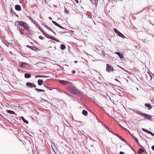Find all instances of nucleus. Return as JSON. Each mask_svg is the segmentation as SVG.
<instances>
[{
	"label": "nucleus",
	"instance_id": "nucleus-23",
	"mask_svg": "<svg viewBox=\"0 0 154 154\" xmlns=\"http://www.w3.org/2000/svg\"><path fill=\"white\" fill-rule=\"evenodd\" d=\"M144 150L142 149H139V151L138 152L139 154H141L142 152H144Z\"/></svg>",
	"mask_w": 154,
	"mask_h": 154
},
{
	"label": "nucleus",
	"instance_id": "nucleus-39",
	"mask_svg": "<svg viewBox=\"0 0 154 154\" xmlns=\"http://www.w3.org/2000/svg\"><path fill=\"white\" fill-rule=\"evenodd\" d=\"M116 136H118H118H119L117 134H116Z\"/></svg>",
	"mask_w": 154,
	"mask_h": 154
},
{
	"label": "nucleus",
	"instance_id": "nucleus-10",
	"mask_svg": "<svg viewBox=\"0 0 154 154\" xmlns=\"http://www.w3.org/2000/svg\"><path fill=\"white\" fill-rule=\"evenodd\" d=\"M15 9H16V10H17L18 11H20V10H21V7L20 5H16L15 6Z\"/></svg>",
	"mask_w": 154,
	"mask_h": 154
},
{
	"label": "nucleus",
	"instance_id": "nucleus-18",
	"mask_svg": "<svg viewBox=\"0 0 154 154\" xmlns=\"http://www.w3.org/2000/svg\"><path fill=\"white\" fill-rule=\"evenodd\" d=\"M46 76L43 75H37L35 76V78H38V77H42V78H45L46 77Z\"/></svg>",
	"mask_w": 154,
	"mask_h": 154
},
{
	"label": "nucleus",
	"instance_id": "nucleus-35",
	"mask_svg": "<svg viewBox=\"0 0 154 154\" xmlns=\"http://www.w3.org/2000/svg\"><path fill=\"white\" fill-rule=\"evenodd\" d=\"M152 149L153 151H154V145L152 146Z\"/></svg>",
	"mask_w": 154,
	"mask_h": 154
},
{
	"label": "nucleus",
	"instance_id": "nucleus-21",
	"mask_svg": "<svg viewBox=\"0 0 154 154\" xmlns=\"http://www.w3.org/2000/svg\"><path fill=\"white\" fill-rule=\"evenodd\" d=\"M22 119L23 121L26 124H28L29 123V122L27 120H26L23 117H22Z\"/></svg>",
	"mask_w": 154,
	"mask_h": 154
},
{
	"label": "nucleus",
	"instance_id": "nucleus-11",
	"mask_svg": "<svg viewBox=\"0 0 154 154\" xmlns=\"http://www.w3.org/2000/svg\"><path fill=\"white\" fill-rule=\"evenodd\" d=\"M17 29L19 30L20 33L21 35H24V33H23V32L24 31V29H20V28L19 27H17Z\"/></svg>",
	"mask_w": 154,
	"mask_h": 154
},
{
	"label": "nucleus",
	"instance_id": "nucleus-25",
	"mask_svg": "<svg viewBox=\"0 0 154 154\" xmlns=\"http://www.w3.org/2000/svg\"><path fill=\"white\" fill-rule=\"evenodd\" d=\"M98 0H94V1L92 0L91 1L92 3L93 4H97L98 2Z\"/></svg>",
	"mask_w": 154,
	"mask_h": 154
},
{
	"label": "nucleus",
	"instance_id": "nucleus-8",
	"mask_svg": "<svg viewBox=\"0 0 154 154\" xmlns=\"http://www.w3.org/2000/svg\"><path fill=\"white\" fill-rule=\"evenodd\" d=\"M26 86L28 87L32 88H35L36 87V86L35 84L33 83H27L26 84Z\"/></svg>",
	"mask_w": 154,
	"mask_h": 154
},
{
	"label": "nucleus",
	"instance_id": "nucleus-16",
	"mask_svg": "<svg viewBox=\"0 0 154 154\" xmlns=\"http://www.w3.org/2000/svg\"><path fill=\"white\" fill-rule=\"evenodd\" d=\"M59 82L60 83L62 84L65 85V84H66V83H67L68 82L67 81H64V80H60Z\"/></svg>",
	"mask_w": 154,
	"mask_h": 154
},
{
	"label": "nucleus",
	"instance_id": "nucleus-34",
	"mask_svg": "<svg viewBox=\"0 0 154 154\" xmlns=\"http://www.w3.org/2000/svg\"><path fill=\"white\" fill-rule=\"evenodd\" d=\"M120 154H125L124 152H119Z\"/></svg>",
	"mask_w": 154,
	"mask_h": 154
},
{
	"label": "nucleus",
	"instance_id": "nucleus-24",
	"mask_svg": "<svg viewBox=\"0 0 154 154\" xmlns=\"http://www.w3.org/2000/svg\"><path fill=\"white\" fill-rule=\"evenodd\" d=\"M35 89L37 91H40V92H44L45 91L44 90H43L41 89H39L37 88H35Z\"/></svg>",
	"mask_w": 154,
	"mask_h": 154
},
{
	"label": "nucleus",
	"instance_id": "nucleus-2",
	"mask_svg": "<svg viewBox=\"0 0 154 154\" xmlns=\"http://www.w3.org/2000/svg\"><path fill=\"white\" fill-rule=\"evenodd\" d=\"M15 23H17L19 26H22L24 28L29 30V26L25 22L22 21H17Z\"/></svg>",
	"mask_w": 154,
	"mask_h": 154
},
{
	"label": "nucleus",
	"instance_id": "nucleus-17",
	"mask_svg": "<svg viewBox=\"0 0 154 154\" xmlns=\"http://www.w3.org/2000/svg\"><path fill=\"white\" fill-rule=\"evenodd\" d=\"M82 113L85 116L88 115V112L87 111L84 110L82 111Z\"/></svg>",
	"mask_w": 154,
	"mask_h": 154
},
{
	"label": "nucleus",
	"instance_id": "nucleus-14",
	"mask_svg": "<svg viewBox=\"0 0 154 154\" xmlns=\"http://www.w3.org/2000/svg\"><path fill=\"white\" fill-rule=\"evenodd\" d=\"M43 82V81L42 79H39L37 81L38 85L40 86L42 85Z\"/></svg>",
	"mask_w": 154,
	"mask_h": 154
},
{
	"label": "nucleus",
	"instance_id": "nucleus-38",
	"mask_svg": "<svg viewBox=\"0 0 154 154\" xmlns=\"http://www.w3.org/2000/svg\"><path fill=\"white\" fill-rule=\"evenodd\" d=\"M116 136H118H118H119L117 134H116Z\"/></svg>",
	"mask_w": 154,
	"mask_h": 154
},
{
	"label": "nucleus",
	"instance_id": "nucleus-3",
	"mask_svg": "<svg viewBox=\"0 0 154 154\" xmlns=\"http://www.w3.org/2000/svg\"><path fill=\"white\" fill-rule=\"evenodd\" d=\"M42 33L45 35V36L47 38L51 39L52 40H54L57 42H59V41L57 39L55 38L50 36L49 35L46 33L42 29H40Z\"/></svg>",
	"mask_w": 154,
	"mask_h": 154
},
{
	"label": "nucleus",
	"instance_id": "nucleus-30",
	"mask_svg": "<svg viewBox=\"0 0 154 154\" xmlns=\"http://www.w3.org/2000/svg\"><path fill=\"white\" fill-rule=\"evenodd\" d=\"M30 48L31 49H32V50H35V49H34V48H35V47H33V46H30Z\"/></svg>",
	"mask_w": 154,
	"mask_h": 154
},
{
	"label": "nucleus",
	"instance_id": "nucleus-29",
	"mask_svg": "<svg viewBox=\"0 0 154 154\" xmlns=\"http://www.w3.org/2000/svg\"><path fill=\"white\" fill-rule=\"evenodd\" d=\"M118 137H119L121 140H122V141H124V139L123 138H122L121 137H120V136H118Z\"/></svg>",
	"mask_w": 154,
	"mask_h": 154
},
{
	"label": "nucleus",
	"instance_id": "nucleus-4",
	"mask_svg": "<svg viewBox=\"0 0 154 154\" xmlns=\"http://www.w3.org/2000/svg\"><path fill=\"white\" fill-rule=\"evenodd\" d=\"M140 115L148 120H150L152 118L151 116H150L147 114L140 113Z\"/></svg>",
	"mask_w": 154,
	"mask_h": 154
},
{
	"label": "nucleus",
	"instance_id": "nucleus-19",
	"mask_svg": "<svg viewBox=\"0 0 154 154\" xmlns=\"http://www.w3.org/2000/svg\"><path fill=\"white\" fill-rule=\"evenodd\" d=\"M142 130L143 131H144L145 132H146V133L149 134L151 132L150 131L148 130H146V129H144V128H142Z\"/></svg>",
	"mask_w": 154,
	"mask_h": 154
},
{
	"label": "nucleus",
	"instance_id": "nucleus-32",
	"mask_svg": "<svg viewBox=\"0 0 154 154\" xmlns=\"http://www.w3.org/2000/svg\"><path fill=\"white\" fill-rule=\"evenodd\" d=\"M72 72L73 74H75V71L74 70H72Z\"/></svg>",
	"mask_w": 154,
	"mask_h": 154
},
{
	"label": "nucleus",
	"instance_id": "nucleus-7",
	"mask_svg": "<svg viewBox=\"0 0 154 154\" xmlns=\"http://www.w3.org/2000/svg\"><path fill=\"white\" fill-rule=\"evenodd\" d=\"M114 31L115 33H117L119 36L122 38H124L125 37L124 35L121 32L118 31L116 29H114Z\"/></svg>",
	"mask_w": 154,
	"mask_h": 154
},
{
	"label": "nucleus",
	"instance_id": "nucleus-15",
	"mask_svg": "<svg viewBox=\"0 0 154 154\" xmlns=\"http://www.w3.org/2000/svg\"><path fill=\"white\" fill-rule=\"evenodd\" d=\"M24 76L26 78L28 79L31 77V75L29 73H26L25 74Z\"/></svg>",
	"mask_w": 154,
	"mask_h": 154
},
{
	"label": "nucleus",
	"instance_id": "nucleus-37",
	"mask_svg": "<svg viewBox=\"0 0 154 154\" xmlns=\"http://www.w3.org/2000/svg\"><path fill=\"white\" fill-rule=\"evenodd\" d=\"M100 108H101V109H103L104 110V109L103 108V107H100Z\"/></svg>",
	"mask_w": 154,
	"mask_h": 154
},
{
	"label": "nucleus",
	"instance_id": "nucleus-9",
	"mask_svg": "<svg viewBox=\"0 0 154 154\" xmlns=\"http://www.w3.org/2000/svg\"><path fill=\"white\" fill-rule=\"evenodd\" d=\"M52 23L55 25L56 26L59 27L60 28L64 29L65 28L60 26V24H59L58 23H57L56 22L54 21H52Z\"/></svg>",
	"mask_w": 154,
	"mask_h": 154
},
{
	"label": "nucleus",
	"instance_id": "nucleus-27",
	"mask_svg": "<svg viewBox=\"0 0 154 154\" xmlns=\"http://www.w3.org/2000/svg\"><path fill=\"white\" fill-rule=\"evenodd\" d=\"M106 129H108V130H109V132H112V131H111V129H109V128H108L106 126Z\"/></svg>",
	"mask_w": 154,
	"mask_h": 154
},
{
	"label": "nucleus",
	"instance_id": "nucleus-22",
	"mask_svg": "<svg viewBox=\"0 0 154 154\" xmlns=\"http://www.w3.org/2000/svg\"><path fill=\"white\" fill-rule=\"evenodd\" d=\"M8 113L11 114H14L15 113V112L14 111L11 110H8Z\"/></svg>",
	"mask_w": 154,
	"mask_h": 154
},
{
	"label": "nucleus",
	"instance_id": "nucleus-1",
	"mask_svg": "<svg viewBox=\"0 0 154 154\" xmlns=\"http://www.w3.org/2000/svg\"><path fill=\"white\" fill-rule=\"evenodd\" d=\"M68 89L70 92L74 94L81 96L83 95V93L74 86L69 87L68 88Z\"/></svg>",
	"mask_w": 154,
	"mask_h": 154
},
{
	"label": "nucleus",
	"instance_id": "nucleus-33",
	"mask_svg": "<svg viewBox=\"0 0 154 154\" xmlns=\"http://www.w3.org/2000/svg\"><path fill=\"white\" fill-rule=\"evenodd\" d=\"M150 134H151L152 136L154 137V134L152 132H151Z\"/></svg>",
	"mask_w": 154,
	"mask_h": 154
},
{
	"label": "nucleus",
	"instance_id": "nucleus-36",
	"mask_svg": "<svg viewBox=\"0 0 154 154\" xmlns=\"http://www.w3.org/2000/svg\"><path fill=\"white\" fill-rule=\"evenodd\" d=\"M75 0L76 1V2L77 3H79V1H78V0Z\"/></svg>",
	"mask_w": 154,
	"mask_h": 154
},
{
	"label": "nucleus",
	"instance_id": "nucleus-40",
	"mask_svg": "<svg viewBox=\"0 0 154 154\" xmlns=\"http://www.w3.org/2000/svg\"><path fill=\"white\" fill-rule=\"evenodd\" d=\"M49 18L50 19H52V18H51V17H49Z\"/></svg>",
	"mask_w": 154,
	"mask_h": 154
},
{
	"label": "nucleus",
	"instance_id": "nucleus-31",
	"mask_svg": "<svg viewBox=\"0 0 154 154\" xmlns=\"http://www.w3.org/2000/svg\"><path fill=\"white\" fill-rule=\"evenodd\" d=\"M39 37V38L41 39H43V37L41 36H40Z\"/></svg>",
	"mask_w": 154,
	"mask_h": 154
},
{
	"label": "nucleus",
	"instance_id": "nucleus-5",
	"mask_svg": "<svg viewBox=\"0 0 154 154\" xmlns=\"http://www.w3.org/2000/svg\"><path fill=\"white\" fill-rule=\"evenodd\" d=\"M106 70L108 72H111L113 71V67L110 64H107Z\"/></svg>",
	"mask_w": 154,
	"mask_h": 154
},
{
	"label": "nucleus",
	"instance_id": "nucleus-26",
	"mask_svg": "<svg viewBox=\"0 0 154 154\" xmlns=\"http://www.w3.org/2000/svg\"><path fill=\"white\" fill-rule=\"evenodd\" d=\"M48 29L49 30L53 32L54 34H56L55 33L54 31L51 28L48 27Z\"/></svg>",
	"mask_w": 154,
	"mask_h": 154
},
{
	"label": "nucleus",
	"instance_id": "nucleus-6",
	"mask_svg": "<svg viewBox=\"0 0 154 154\" xmlns=\"http://www.w3.org/2000/svg\"><path fill=\"white\" fill-rule=\"evenodd\" d=\"M28 65V64L24 62H19V66L21 67L24 68L25 67L26 65Z\"/></svg>",
	"mask_w": 154,
	"mask_h": 154
},
{
	"label": "nucleus",
	"instance_id": "nucleus-20",
	"mask_svg": "<svg viewBox=\"0 0 154 154\" xmlns=\"http://www.w3.org/2000/svg\"><path fill=\"white\" fill-rule=\"evenodd\" d=\"M60 49L63 50L66 47V46L65 45H63V44L61 45H60Z\"/></svg>",
	"mask_w": 154,
	"mask_h": 154
},
{
	"label": "nucleus",
	"instance_id": "nucleus-13",
	"mask_svg": "<svg viewBox=\"0 0 154 154\" xmlns=\"http://www.w3.org/2000/svg\"><path fill=\"white\" fill-rule=\"evenodd\" d=\"M115 53L117 54L121 58H123L124 57L123 55L120 54V53L118 52H116Z\"/></svg>",
	"mask_w": 154,
	"mask_h": 154
},
{
	"label": "nucleus",
	"instance_id": "nucleus-12",
	"mask_svg": "<svg viewBox=\"0 0 154 154\" xmlns=\"http://www.w3.org/2000/svg\"><path fill=\"white\" fill-rule=\"evenodd\" d=\"M145 106L148 108V109L150 110L152 108V107L151 105L149 103H146L145 104Z\"/></svg>",
	"mask_w": 154,
	"mask_h": 154
},
{
	"label": "nucleus",
	"instance_id": "nucleus-28",
	"mask_svg": "<svg viewBox=\"0 0 154 154\" xmlns=\"http://www.w3.org/2000/svg\"><path fill=\"white\" fill-rule=\"evenodd\" d=\"M133 137L135 139V140L137 143L138 142V141L137 138L135 137Z\"/></svg>",
	"mask_w": 154,
	"mask_h": 154
}]
</instances>
